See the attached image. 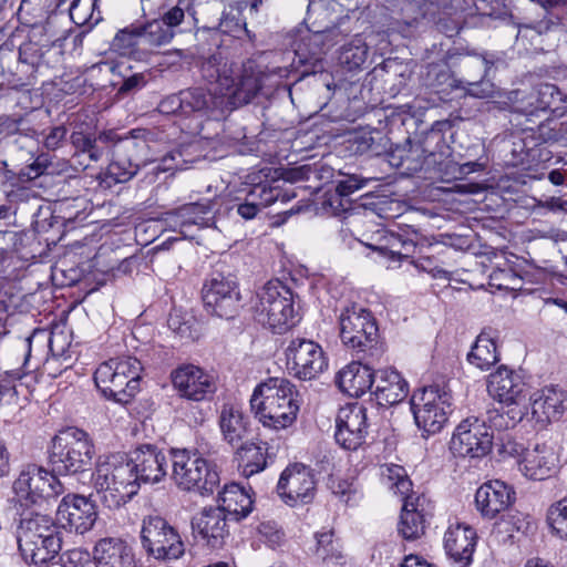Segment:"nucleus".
<instances>
[{"instance_id": "f257e3e1", "label": "nucleus", "mask_w": 567, "mask_h": 567, "mask_svg": "<svg viewBox=\"0 0 567 567\" xmlns=\"http://www.w3.org/2000/svg\"><path fill=\"white\" fill-rule=\"evenodd\" d=\"M200 72L212 89L183 90L184 115L206 114L219 107L224 97L234 107L248 104L261 89L259 73L252 65H238L225 60L220 54L206 59Z\"/></svg>"}, {"instance_id": "f03ea898", "label": "nucleus", "mask_w": 567, "mask_h": 567, "mask_svg": "<svg viewBox=\"0 0 567 567\" xmlns=\"http://www.w3.org/2000/svg\"><path fill=\"white\" fill-rule=\"evenodd\" d=\"M250 408L262 426L284 430L297 420L300 410L299 392L285 378H269L255 388Z\"/></svg>"}, {"instance_id": "7ed1b4c3", "label": "nucleus", "mask_w": 567, "mask_h": 567, "mask_svg": "<svg viewBox=\"0 0 567 567\" xmlns=\"http://www.w3.org/2000/svg\"><path fill=\"white\" fill-rule=\"evenodd\" d=\"M17 540L23 559L35 567H48L58 557L62 546L55 523L41 514L21 519Z\"/></svg>"}, {"instance_id": "20e7f679", "label": "nucleus", "mask_w": 567, "mask_h": 567, "mask_svg": "<svg viewBox=\"0 0 567 567\" xmlns=\"http://www.w3.org/2000/svg\"><path fill=\"white\" fill-rule=\"evenodd\" d=\"M93 484L99 501L109 509H116L130 502L140 486L127 458L113 454L97 464Z\"/></svg>"}, {"instance_id": "39448f33", "label": "nucleus", "mask_w": 567, "mask_h": 567, "mask_svg": "<svg viewBox=\"0 0 567 567\" xmlns=\"http://www.w3.org/2000/svg\"><path fill=\"white\" fill-rule=\"evenodd\" d=\"M142 370L143 365L135 357L112 358L97 367L94 382L103 396L127 404L140 391Z\"/></svg>"}, {"instance_id": "423d86ee", "label": "nucleus", "mask_w": 567, "mask_h": 567, "mask_svg": "<svg viewBox=\"0 0 567 567\" xmlns=\"http://www.w3.org/2000/svg\"><path fill=\"white\" fill-rule=\"evenodd\" d=\"M377 321L368 309L350 303L339 315V334L343 346L363 360L379 357Z\"/></svg>"}, {"instance_id": "0eeeda50", "label": "nucleus", "mask_w": 567, "mask_h": 567, "mask_svg": "<svg viewBox=\"0 0 567 567\" xmlns=\"http://www.w3.org/2000/svg\"><path fill=\"white\" fill-rule=\"evenodd\" d=\"M172 480L183 491L212 494L219 485L216 465L198 451L173 449L171 451Z\"/></svg>"}, {"instance_id": "6e6552de", "label": "nucleus", "mask_w": 567, "mask_h": 567, "mask_svg": "<svg viewBox=\"0 0 567 567\" xmlns=\"http://www.w3.org/2000/svg\"><path fill=\"white\" fill-rule=\"evenodd\" d=\"M94 445L89 434L78 427H68L54 436L50 453L52 472L72 475L84 472L92 464Z\"/></svg>"}, {"instance_id": "1a4fd4ad", "label": "nucleus", "mask_w": 567, "mask_h": 567, "mask_svg": "<svg viewBox=\"0 0 567 567\" xmlns=\"http://www.w3.org/2000/svg\"><path fill=\"white\" fill-rule=\"evenodd\" d=\"M254 316L275 333L285 332L296 323L292 292L280 280L268 281L257 293Z\"/></svg>"}, {"instance_id": "9d476101", "label": "nucleus", "mask_w": 567, "mask_h": 567, "mask_svg": "<svg viewBox=\"0 0 567 567\" xmlns=\"http://www.w3.org/2000/svg\"><path fill=\"white\" fill-rule=\"evenodd\" d=\"M452 394L440 385L425 386L413 393L411 409L415 423L424 435L439 433L447 422Z\"/></svg>"}, {"instance_id": "9b49d317", "label": "nucleus", "mask_w": 567, "mask_h": 567, "mask_svg": "<svg viewBox=\"0 0 567 567\" xmlns=\"http://www.w3.org/2000/svg\"><path fill=\"white\" fill-rule=\"evenodd\" d=\"M487 391L494 399L506 404L509 409L505 412L508 421L505 427L515 426L525 416L528 410L525 404L527 385L520 373L502 365L488 377Z\"/></svg>"}, {"instance_id": "f8f14e48", "label": "nucleus", "mask_w": 567, "mask_h": 567, "mask_svg": "<svg viewBox=\"0 0 567 567\" xmlns=\"http://www.w3.org/2000/svg\"><path fill=\"white\" fill-rule=\"evenodd\" d=\"M141 544L148 557L161 561H173L185 554V544L177 529L157 515L144 517Z\"/></svg>"}, {"instance_id": "ddd939ff", "label": "nucleus", "mask_w": 567, "mask_h": 567, "mask_svg": "<svg viewBox=\"0 0 567 567\" xmlns=\"http://www.w3.org/2000/svg\"><path fill=\"white\" fill-rule=\"evenodd\" d=\"M12 488L17 502L23 507H30L44 498L56 497L64 492L55 473L37 465L25 466L13 482Z\"/></svg>"}, {"instance_id": "4468645a", "label": "nucleus", "mask_w": 567, "mask_h": 567, "mask_svg": "<svg viewBox=\"0 0 567 567\" xmlns=\"http://www.w3.org/2000/svg\"><path fill=\"white\" fill-rule=\"evenodd\" d=\"M285 355L287 370L299 380H313L328 368V359L322 347L311 339H292L285 350Z\"/></svg>"}, {"instance_id": "2eb2a0df", "label": "nucleus", "mask_w": 567, "mask_h": 567, "mask_svg": "<svg viewBox=\"0 0 567 567\" xmlns=\"http://www.w3.org/2000/svg\"><path fill=\"white\" fill-rule=\"evenodd\" d=\"M493 447V433L484 421L466 419L454 430L450 451L457 457L482 458Z\"/></svg>"}, {"instance_id": "dca6fc26", "label": "nucleus", "mask_w": 567, "mask_h": 567, "mask_svg": "<svg viewBox=\"0 0 567 567\" xmlns=\"http://www.w3.org/2000/svg\"><path fill=\"white\" fill-rule=\"evenodd\" d=\"M202 293L204 306L210 315L224 319L236 316L241 296L235 279L217 274L205 282Z\"/></svg>"}, {"instance_id": "f3484780", "label": "nucleus", "mask_w": 567, "mask_h": 567, "mask_svg": "<svg viewBox=\"0 0 567 567\" xmlns=\"http://www.w3.org/2000/svg\"><path fill=\"white\" fill-rule=\"evenodd\" d=\"M313 471L300 463L287 466L277 483V494L288 506L309 504L316 495Z\"/></svg>"}, {"instance_id": "a211bd4d", "label": "nucleus", "mask_w": 567, "mask_h": 567, "mask_svg": "<svg viewBox=\"0 0 567 567\" xmlns=\"http://www.w3.org/2000/svg\"><path fill=\"white\" fill-rule=\"evenodd\" d=\"M445 147L443 134L432 130L420 141L408 140L406 145L392 153L390 163L406 172L415 173L422 169L427 157L443 155Z\"/></svg>"}, {"instance_id": "6ab92c4d", "label": "nucleus", "mask_w": 567, "mask_h": 567, "mask_svg": "<svg viewBox=\"0 0 567 567\" xmlns=\"http://www.w3.org/2000/svg\"><path fill=\"white\" fill-rule=\"evenodd\" d=\"M173 388L183 399L203 401L216 391L214 378L194 364H183L171 373Z\"/></svg>"}, {"instance_id": "aec40b11", "label": "nucleus", "mask_w": 567, "mask_h": 567, "mask_svg": "<svg viewBox=\"0 0 567 567\" xmlns=\"http://www.w3.org/2000/svg\"><path fill=\"white\" fill-rule=\"evenodd\" d=\"M58 524L70 532L84 534L90 530L97 517L94 503L81 495H66L56 509Z\"/></svg>"}, {"instance_id": "412c9836", "label": "nucleus", "mask_w": 567, "mask_h": 567, "mask_svg": "<svg viewBox=\"0 0 567 567\" xmlns=\"http://www.w3.org/2000/svg\"><path fill=\"white\" fill-rule=\"evenodd\" d=\"M367 409L362 404H350L341 408L337 417L334 437L346 450L355 451L360 447L368 433Z\"/></svg>"}, {"instance_id": "4be33fe9", "label": "nucleus", "mask_w": 567, "mask_h": 567, "mask_svg": "<svg viewBox=\"0 0 567 567\" xmlns=\"http://www.w3.org/2000/svg\"><path fill=\"white\" fill-rule=\"evenodd\" d=\"M127 462L131 463L138 486L141 483H158L167 474V457L163 450L153 444L138 445L131 452Z\"/></svg>"}, {"instance_id": "5701e85b", "label": "nucleus", "mask_w": 567, "mask_h": 567, "mask_svg": "<svg viewBox=\"0 0 567 567\" xmlns=\"http://www.w3.org/2000/svg\"><path fill=\"white\" fill-rule=\"evenodd\" d=\"M195 537L212 549H220L229 538L228 517L215 506L204 507L192 520Z\"/></svg>"}, {"instance_id": "b1692460", "label": "nucleus", "mask_w": 567, "mask_h": 567, "mask_svg": "<svg viewBox=\"0 0 567 567\" xmlns=\"http://www.w3.org/2000/svg\"><path fill=\"white\" fill-rule=\"evenodd\" d=\"M530 420L545 425L558 421L567 409V393L555 385H547L533 392L526 405Z\"/></svg>"}, {"instance_id": "393cba45", "label": "nucleus", "mask_w": 567, "mask_h": 567, "mask_svg": "<svg viewBox=\"0 0 567 567\" xmlns=\"http://www.w3.org/2000/svg\"><path fill=\"white\" fill-rule=\"evenodd\" d=\"M433 505L423 494L411 493L403 498L399 534L406 540L420 538L427 524V517L432 515Z\"/></svg>"}, {"instance_id": "a878e982", "label": "nucleus", "mask_w": 567, "mask_h": 567, "mask_svg": "<svg viewBox=\"0 0 567 567\" xmlns=\"http://www.w3.org/2000/svg\"><path fill=\"white\" fill-rule=\"evenodd\" d=\"M477 543L473 527L456 523L450 525L444 534V549L453 567H468Z\"/></svg>"}, {"instance_id": "bb28decb", "label": "nucleus", "mask_w": 567, "mask_h": 567, "mask_svg": "<svg viewBox=\"0 0 567 567\" xmlns=\"http://www.w3.org/2000/svg\"><path fill=\"white\" fill-rule=\"evenodd\" d=\"M183 2L178 0L177 4L167 10L161 18L140 24L143 43L152 48H158L168 44L174 39L176 28L185 19Z\"/></svg>"}, {"instance_id": "cd10ccee", "label": "nucleus", "mask_w": 567, "mask_h": 567, "mask_svg": "<svg viewBox=\"0 0 567 567\" xmlns=\"http://www.w3.org/2000/svg\"><path fill=\"white\" fill-rule=\"evenodd\" d=\"M514 499V489L499 480L484 483L475 494L477 511L488 519L495 518L499 513L507 509Z\"/></svg>"}, {"instance_id": "c85d7f7f", "label": "nucleus", "mask_w": 567, "mask_h": 567, "mask_svg": "<svg viewBox=\"0 0 567 567\" xmlns=\"http://www.w3.org/2000/svg\"><path fill=\"white\" fill-rule=\"evenodd\" d=\"M567 111V96L555 84L543 83L529 94L527 105L523 113L527 117L542 114L547 116H561ZM532 121L530 118H527Z\"/></svg>"}, {"instance_id": "c756f323", "label": "nucleus", "mask_w": 567, "mask_h": 567, "mask_svg": "<svg viewBox=\"0 0 567 567\" xmlns=\"http://www.w3.org/2000/svg\"><path fill=\"white\" fill-rule=\"evenodd\" d=\"M96 567H137L134 548L121 537H104L93 548Z\"/></svg>"}, {"instance_id": "7c9ffc66", "label": "nucleus", "mask_w": 567, "mask_h": 567, "mask_svg": "<svg viewBox=\"0 0 567 567\" xmlns=\"http://www.w3.org/2000/svg\"><path fill=\"white\" fill-rule=\"evenodd\" d=\"M210 200L189 203L165 214L164 221L173 230L187 235L192 226L207 227L212 219Z\"/></svg>"}, {"instance_id": "2f4dec72", "label": "nucleus", "mask_w": 567, "mask_h": 567, "mask_svg": "<svg viewBox=\"0 0 567 567\" xmlns=\"http://www.w3.org/2000/svg\"><path fill=\"white\" fill-rule=\"evenodd\" d=\"M218 426L223 441L231 447L241 446L249 435V419L233 403H224L218 415Z\"/></svg>"}, {"instance_id": "473e14b6", "label": "nucleus", "mask_w": 567, "mask_h": 567, "mask_svg": "<svg viewBox=\"0 0 567 567\" xmlns=\"http://www.w3.org/2000/svg\"><path fill=\"white\" fill-rule=\"evenodd\" d=\"M372 394L379 405L388 406L402 402L409 394V385L404 378L392 369L379 370L374 374Z\"/></svg>"}, {"instance_id": "72a5a7b5", "label": "nucleus", "mask_w": 567, "mask_h": 567, "mask_svg": "<svg viewBox=\"0 0 567 567\" xmlns=\"http://www.w3.org/2000/svg\"><path fill=\"white\" fill-rule=\"evenodd\" d=\"M374 374L370 365L352 361L337 373L336 384L349 396L359 398L372 390Z\"/></svg>"}, {"instance_id": "f704fd0d", "label": "nucleus", "mask_w": 567, "mask_h": 567, "mask_svg": "<svg viewBox=\"0 0 567 567\" xmlns=\"http://www.w3.org/2000/svg\"><path fill=\"white\" fill-rule=\"evenodd\" d=\"M557 457L551 446L537 444L527 450L519 464L520 472L528 478L543 481L549 477L556 470Z\"/></svg>"}, {"instance_id": "c9c22d12", "label": "nucleus", "mask_w": 567, "mask_h": 567, "mask_svg": "<svg viewBox=\"0 0 567 567\" xmlns=\"http://www.w3.org/2000/svg\"><path fill=\"white\" fill-rule=\"evenodd\" d=\"M78 118L79 116L70 124L72 127L70 142L75 150L74 161L86 168L90 164L81 162L80 158L87 156L90 162L96 163L101 161V150L96 146L94 127L91 124L79 122Z\"/></svg>"}, {"instance_id": "e433bc0d", "label": "nucleus", "mask_w": 567, "mask_h": 567, "mask_svg": "<svg viewBox=\"0 0 567 567\" xmlns=\"http://www.w3.org/2000/svg\"><path fill=\"white\" fill-rule=\"evenodd\" d=\"M218 508L225 515L236 520L246 518L252 511V499L239 484L230 483L224 486L218 495Z\"/></svg>"}, {"instance_id": "4c0bfd02", "label": "nucleus", "mask_w": 567, "mask_h": 567, "mask_svg": "<svg viewBox=\"0 0 567 567\" xmlns=\"http://www.w3.org/2000/svg\"><path fill=\"white\" fill-rule=\"evenodd\" d=\"M379 238L377 244L369 247L388 255L391 259H408L415 250V239L413 237H404L390 230L378 231Z\"/></svg>"}, {"instance_id": "58836bf2", "label": "nucleus", "mask_w": 567, "mask_h": 567, "mask_svg": "<svg viewBox=\"0 0 567 567\" xmlns=\"http://www.w3.org/2000/svg\"><path fill=\"white\" fill-rule=\"evenodd\" d=\"M499 360L497 347L495 343V331L484 329L476 338L471 351L467 354V361L480 370H488Z\"/></svg>"}, {"instance_id": "ea45409f", "label": "nucleus", "mask_w": 567, "mask_h": 567, "mask_svg": "<svg viewBox=\"0 0 567 567\" xmlns=\"http://www.w3.org/2000/svg\"><path fill=\"white\" fill-rule=\"evenodd\" d=\"M423 79L424 84L436 93H447L450 90L457 87L456 80L453 78L449 64L444 61L429 64Z\"/></svg>"}, {"instance_id": "a19ab883", "label": "nucleus", "mask_w": 567, "mask_h": 567, "mask_svg": "<svg viewBox=\"0 0 567 567\" xmlns=\"http://www.w3.org/2000/svg\"><path fill=\"white\" fill-rule=\"evenodd\" d=\"M558 116H545V120L539 123L532 137L538 144L543 143H567V122H560Z\"/></svg>"}, {"instance_id": "79ce46f5", "label": "nucleus", "mask_w": 567, "mask_h": 567, "mask_svg": "<svg viewBox=\"0 0 567 567\" xmlns=\"http://www.w3.org/2000/svg\"><path fill=\"white\" fill-rule=\"evenodd\" d=\"M379 471L382 483L389 489L404 497L410 495L409 492L411 491L412 482L403 466L393 463L383 464L380 466Z\"/></svg>"}, {"instance_id": "37998d69", "label": "nucleus", "mask_w": 567, "mask_h": 567, "mask_svg": "<svg viewBox=\"0 0 567 567\" xmlns=\"http://www.w3.org/2000/svg\"><path fill=\"white\" fill-rule=\"evenodd\" d=\"M315 555L323 563H334L342 558L341 544L332 529H323L315 534Z\"/></svg>"}, {"instance_id": "c03bdc74", "label": "nucleus", "mask_w": 567, "mask_h": 567, "mask_svg": "<svg viewBox=\"0 0 567 567\" xmlns=\"http://www.w3.org/2000/svg\"><path fill=\"white\" fill-rule=\"evenodd\" d=\"M368 182L369 179L360 178L357 175H349L339 181L336 185V193L327 200L333 213L338 215L346 212L348 206L344 205L343 198L364 187Z\"/></svg>"}, {"instance_id": "a18cd8bd", "label": "nucleus", "mask_w": 567, "mask_h": 567, "mask_svg": "<svg viewBox=\"0 0 567 567\" xmlns=\"http://www.w3.org/2000/svg\"><path fill=\"white\" fill-rule=\"evenodd\" d=\"M236 450L240 460L243 474L245 476L248 477L265 470L267 465V458L262 447L257 446L254 443H244Z\"/></svg>"}, {"instance_id": "49530a36", "label": "nucleus", "mask_w": 567, "mask_h": 567, "mask_svg": "<svg viewBox=\"0 0 567 567\" xmlns=\"http://www.w3.org/2000/svg\"><path fill=\"white\" fill-rule=\"evenodd\" d=\"M368 50L365 41L357 35L341 48L339 61L349 71L360 69L368 59Z\"/></svg>"}, {"instance_id": "de8ad7c7", "label": "nucleus", "mask_w": 567, "mask_h": 567, "mask_svg": "<svg viewBox=\"0 0 567 567\" xmlns=\"http://www.w3.org/2000/svg\"><path fill=\"white\" fill-rule=\"evenodd\" d=\"M141 42L143 41L140 24H131L117 31L111 47L121 55H131Z\"/></svg>"}, {"instance_id": "09e8293b", "label": "nucleus", "mask_w": 567, "mask_h": 567, "mask_svg": "<svg viewBox=\"0 0 567 567\" xmlns=\"http://www.w3.org/2000/svg\"><path fill=\"white\" fill-rule=\"evenodd\" d=\"M546 522L553 535L567 540V497L548 507Z\"/></svg>"}, {"instance_id": "8fccbe9b", "label": "nucleus", "mask_w": 567, "mask_h": 567, "mask_svg": "<svg viewBox=\"0 0 567 567\" xmlns=\"http://www.w3.org/2000/svg\"><path fill=\"white\" fill-rule=\"evenodd\" d=\"M330 488L336 496L347 504H354L362 496L360 485L353 477L331 476Z\"/></svg>"}, {"instance_id": "3c124183", "label": "nucleus", "mask_w": 567, "mask_h": 567, "mask_svg": "<svg viewBox=\"0 0 567 567\" xmlns=\"http://www.w3.org/2000/svg\"><path fill=\"white\" fill-rule=\"evenodd\" d=\"M185 161L182 158V152L181 151H173L162 157L159 161H151L148 163H145L144 166H148L150 169L147 174H152L153 177L151 181H155L159 173H166V172H175L184 169Z\"/></svg>"}, {"instance_id": "603ef678", "label": "nucleus", "mask_w": 567, "mask_h": 567, "mask_svg": "<svg viewBox=\"0 0 567 567\" xmlns=\"http://www.w3.org/2000/svg\"><path fill=\"white\" fill-rule=\"evenodd\" d=\"M140 171V165L130 159H115L107 168V177L115 183L128 182Z\"/></svg>"}, {"instance_id": "864d4df0", "label": "nucleus", "mask_w": 567, "mask_h": 567, "mask_svg": "<svg viewBox=\"0 0 567 567\" xmlns=\"http://www.w3.org/2000/svg\"><path fill=\"white\" fill-rule=\"evenodd\" d=\"M43 337L47 338L50 351L55 355H61L65 351L69 346V341L62 331L53 330L50 333H47L45 330L37 329L33 331L32 336L27 339L29 344L32 339Z\"/></svg>"}, {"instance_id": "5fc2aeb1", "label": "nucleus", "mask_w": 567, "mask_h": 567, "mask_svg": "<svg viewBox=\"0 0 567 567\" xmlns=\"http://www.w3.org/2000/svg\"><path fill=\"white\" fill-rule=\"evenodd\" d=\"M257 533L260 539L271 548L280 546L285 540V533L275 522H261L257 526Z\"/></svg>"}, {"instance_id": "6e6d98bb", "label": "nucleus", "mask_w": 567, "mask_h": 567, "mask_svg": "<svg viewBox=\"0 0 567 567\" xmlns=\"http://www.w3.org/2000/svg\"><path fill=\"white\" fill-rule=\"evenodd\" d=\"M503 523L509 525L506 532L512 535L514 532L527 534L535 528L529 515L520 512L509 513L502 517Z\"/></svg>"}, {"instance_id": "4d7b16f0", "label": "nucleus", "mask_w": 567, "mask_h": 567, "mask_svg": "<svg viewBox=\"0 0 567 567\" xmlns=\"http://www.w3.org/2000/svg\"><path fill=\"white\" fill-rule=\"evenodd\" d=\"M309 42L313 48L309 51L310 56L308 58L303 53V48L301 44L296 49V55L299 58L300 63H310L313 68H316L317 63L320 62V55L322 53L321 44L323 42L322 33H315L309 37Z\"/></svg>"}, {"instance_id": "13d9d810", "label": "nucleus", "mask_w": 567, "mask_h": 567, "mask_svg": "<svg viewBox=\"0 0 567 567\" xmlns=\"http://www.w3.org/2000/svg\"><path fill=\"white\" fill-rule=\"evenodd\" d=\"M187 59V52L181 49L168 50L158 55L157 66L164 70L177 71Z\"/></svg>"}, {"instance_id": "bf43d9fd", "label": "nucleus", "mask_w": 567, "mask_h": 567, "mask_svg": "<svg viewBox=\"0 0 567 567\" xmlns=\"http://www.w3.org/2000/svg\"><path fill=\"white\" fill-rule=\"evenodd\" d=\"M42 55V49L35 42H24L19 48V61L32 68L40 64Z\"/></svg>"}, {"instance_id": "052dcab7", "label": "nucleus", "mask_w": 567, "mask_h": 567, "mask_svg": "<svg viewBox=\"0 0 567 567\" xmlns=\"http://www.w3.org/2000/svg\"><path fill=\"white\" fill-rule=\"evenodd\" d=\"M62 567H91V555L87 550L74 548L61 556Z\"/></svg>"}, {"instance_id": "680f3d73", "label": "nucleus", "mask_w": 567, "mask_h": 567, "mask_svg": "<svg viewBox=\"0 0 567 567\" xmlns=\"http://www.w3.org/2000/svg\"><path fill=\"white\" fill-rule=\"evenodd\" d=\"M412 264L416 269L427 272L433 278L450 279V272L440 267L436 260L432 257H420L416 260H413Z\"/></svg>"}, {"instance_id": "e2e57ef3", "label": "nucleus", "mask_w": 567, "mask_h": 567, "mask_svg": "<svg viewBox=\"0 0 567 567\" xmlns=\"http://www.w3.org/2000/svg\"><path fill=\"white\" fill-rule=\"evenodd\" d=\"M257 186L261 198L259 205H261L262 208L268 207L277 200H288L286 194L278 186H271L268 184H257Z\"/></svg>"}, {"instance_id": "0e129e2a", "label": "nucleus", "mask_w": 567, "mask_h": 567, "mask_svg": "<svg viewBox=\"0 0 567 567\" xmlns=\"http://www.w3.org/2000/svg\"><path fill=\"white\" fill-rule=\"evenodd\" d=\"M239 16V12L236 14L233 12H224L219 22L220 31L233 35H237L241 30L247 31L246 22L241 20Z\"/></svg>"}, {"instance_id": "69168bd1", "label": "nucleus", "mask_w": 567, "mask_h": 567, "mask_svg": "<svg viewBox=\"0 0 567 567\" xmlns=\"http://www.w3.org/2000/svg\"><path fill=\"white\" fill-rule=\"evenodd\" d=\"M158 111L162 114H181L184 115V104L182 91L178 94H172L164 97L158 104Z\"/></svg>"}, {"instance_id": "338daca9", "label": "nucleus", "mask_w": 567, "mask_h": 567, "mask_svg": "<svg viewBox=\"0 0 567 567\" xmlns=\"http://www.w3.org/2000/svg\"><path fill=\"white\" fill-rule=\"evenodd\" d=\"M66 135L68 128L64 125L54 126L45 135L43 144L48 150H58L64 143Z\"/></svg>"}, {"instance_id": "774afa93", "label": "nucleus", "mask_w": 567, "mask_h": 567, "mask_svg": "<svg viewBox=\"0 0 567 567\" xmlns=\"http://www.w3.org/2000/svg\"><path fill=\"white\" fill-rule=\"evenodd\" d=\"M96 146L101 150V158L104 153L111 147L115 146L122 138L113 130L102 131L97 135L95 134Z\"/></svg>"}]
</instances>
